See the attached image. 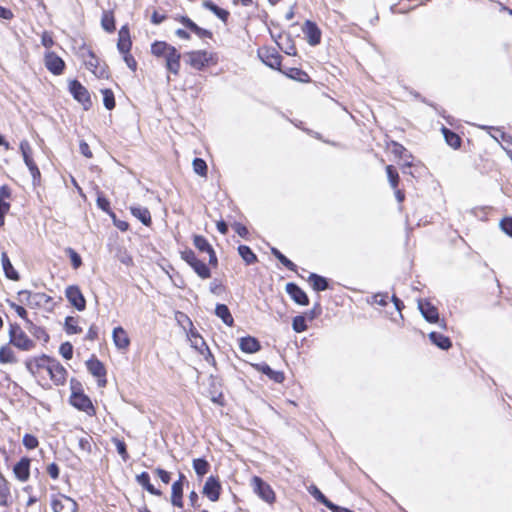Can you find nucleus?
I'll return each instance as SVG.
<instances>
[{"instance_id":"nucleus-29","label":"nucleus","mask_w":512,"mask_h":512,"mask_svg":"<svg viewBox=\"0 0 512 512\" xmlns=\"http://www.w3.org/2000/svg\"><path fill=\"white\" fill-rule=\"evenodd\" d=\"M257 369L261 371L263 374L268 376L271 380L276 383H282L284 380V374L281 371L273 370L268 364L262 363L256 365Z\"/></svg>"},{"instance_id":"nucleus-31","label":"nucleus","mask_w":512,"mask_h":512,"mask_svg":"<svg viewBox=\"0 0 512 512\" xmlns=\"http://www.w3.org/2000/svg\"><path fill=\"white\" fill-rule=\"evenodd\" d=\"M428 336L430 341L442 350H447L452 345L451 340L447 336L438 332H431Z\"/></svg>"},{"instance_id":"nucleus-47","label":"nucleus","mask_w":512,"mask_h":512,"mask_svg":"<svg viewBox=\"0 0 512 512\" xmlns=\"http://www.w3.org/2000/svg\"><path fill=\"white\" fill-rule=\"evenodd\" d=\"M103 95V104L107 110H112L115 107L114 94L110 89L101 90Z\"/></svg>"},{"instance_id":"nucleus-61","label":"nucleus","mask_w":512,"mask_h":512,"mask_svg":"<svg viewBox=\"0 0 512 512\" xmlns=\"http://www.w3.org/2000/svg\"><path fill=\"white\" fill-rule=\"evenodd\" d=\"M123 59L125 61V63L127 64V66L132 70V71H135L136 68H137V62L136 60L134 59V57L128 52V53H123Z\"/></svg>"},{"instance_id":"nucleus-1","label":"nucleus","mask_w":512,"mask_h":512,"mask_svg":"<svg viewBox=\"0 0 512 512\" xmlns=\"http://www.w3.org/2000/svg\"><path fill=\"white\" fill-rule=\"evenodd\" d=\"M151 53L157 57L165 58V66L169 72L175 75L179 73L181 55L174 46L166 42L156 41L151 46Z\"/></svg>"},{"instance_id":"nucleus-14","label":"nucleus","mask_w":512,"mask_h":512,"mask_svg":"<svg viewBox=\"0 0 512 512\" xmlns=\"http://www.w3.org/2000/svg\"><path fill=\"white\" fill-rule=\"evenodd\" d=\"M48 374L55 385H63L66 381L67 370L59 361L54 359L48 367Z\"/></svg>"},{"instance_id":"nucleus-60","label":"nucleus","mask_w":512,"mask_h":512,"mask_svg":"<svg viewBox=\"0 0 512 512\" xmlns=\"http://www.w3.org/2000/svg\"><path fill=\"white\" fill-rule=\"evenodd\" d=\"M155 473L157 474V476L161 479V481L165 484H168L171 480V474L162 469V468H156L155 469Z\"/></svg>"},{"instance_id":"nucleus-15","label":"nucleus","mask_w":512,"mask_h":512,"mask_svg":"<svg viewBox=\"0 0 512 512\" xmlns=\"http://www.w3.org/2000/svg\"><path fill=\"white\" fill-rule=\"evenodd\" d=\"M221 491V484L217 478L210 476L207 478L204 487L203 494L212 502L219 499Z\"/></svg>"},{"instance_id":"nucleus-53","label":"nucleus","mask_w":512,"mask_h":512,"mask_svg":"<svg viewBox=\"0 0 512 512\" xmlns=\"http://www.w3.org/2000/svg\"><path fill=\"white\" fill-rule=\"evenodd\" d=\"M113 442L115 444L116 450L119 453V455L122 457V459L124 461H126L129 457V455L127 453V448H126L125 442L120 439H117V438H114Z\"/></svg>"},{"instance_id":"nucleus-13","label":"nucleus","mask_w":512,"mask_h":512,"mask_svg":"<svg viewBox=\"0 0 512 512\" xmlns=\"http://www.w3.org/2000/svg\"><path fill=\"white\" fill-rule=\"evenodd\" d=\"M309 493L321 504L327 507L332 512H351L349 509L340 507L332 503L315 485L308 488Z\"/></svg>"},{"instance_id":"nucleus-32","label":"nucleus","mask_w":512,"mask_h":512,"mask_svg":"<svg viewBox=\"0 0 512 512\" xmlns=\"http://www.w3.org/2000/svg\"><path fill=\"white\" fill-rule=\"evenodd\" d=\"M215 314L219 317L227 326H233L234 319L230 313L229 308L225 304H217L215 308Z\"/></svg>"},{"instance_id":"nucleus-42","label":"nucleus","mask_w":512,"mask_h":512,"mask_svg":"<svg viewBox=\"0 0 512 512\" xmlns=\"http://www.w3.org/2000/svg\"><path fill=\"white\" fill-rule=\"evenodd\" d=\"M65 331L67 334H78L82 329L78 326V318L68 316L65 319Z\"/></svg>"},{"instance_id":"nucleus-4","label":"nucleus","mask_w":512,"mask_h":512,"mask_svg":"<svg viewBox=\"0 0 512 512\" xmlns=\"http://www.w3.org/2000/svg\"><path fill=\"white\" fill-rule=\"evenodd\" d=\"M418 308L426 321H428L429 323H439V326L441 328H443V329L446 328L445 321L444 320L439 321L438 309L434 305H432L429 301H426V300L418 301Z\"/></svg>"},{"instance_id":"nucleus-64","label":"nucleus","mask_w":512,"mask_h":512,"mask_svg":"<svg viewBox=\"0 0 512 512\" xmlns=\"http://www.w3.org/2000/svg\"><path fill=\"white\" fill-rule=\"evenodd\" d=\"M47 472L52 479H57L59 477V467L56 463H51L47 467Z\"/></svg>"},{"instance_id":"nucleus-62","label":"nucleus","mask_w":512,"mask_h":512,"mask_svg":"<svg viewBox=\"0 0 512 512\" xmlns=\"http://www.w3.org/2000/svg\"><path fill=\"white\" fill-rule=\"evenodd\" d=\"M9 305L12 309H14V311L17 313V315L19 317H21L22 319H24L26 321L27 318V311L25 310L24 307L20 306V305H17L15 304L14 302H9Z\"/></svg>"},{"instance_id":"nucleus-63","label":"nucleus","mask_w":512,"mask_h":512,"mask_svg":"<svg viewBox=\"0 0 512 512\" xmlns=\"http://www.w3.org/2000/svg\"><path fill=\"white\" fill-rule=\"evenodd\" d=\"M80 152L86 158H92L93 154L89 145L85 141H81L79 144Z\"/></svg>"},{"instance_id":"nucleus-46","label":"nucleus","mask_w":512,"mask_h":512,"mask_svg":"<svg viewBox=\"0 0 512 512\" xmlns=\"http://www.w3.org/2000/svg\"><path fill=\"white\" fill-rule=\"evenodd\" d=\"M97 206L102 210L104 211L105 213H107L111 218H115V213L111 210L110 208V202L107 198H105L104 196H102L101 194H98V197H97Z\"/></svg>"},{"instance_id":"nucleus-52","label":"nucleus","mask_w":512,"mask_h":512,"mask_svg":"<svg viewBox=\"0 0 512 512\" xmlns=\"http://www.w3.org/2000/svg\"><path fill=\"white\" fill-rule=\"evenodd\" d=\"M370 304H378L380 306H386L388 303V293H376L371 297V300H367Z\"/></svg>"},{"instance_id":"nucleus-33","label":"nucleus","mask_w":512,"mask_h":512,"mask_svg":"<svg viewBox=\"0 0 512 512\" xmlns=\"http://www.w3.org/2000/svg\"><path fill=\"white\" fill-rule=\"evenodd\" d=\"M1 262H2L3 270H4L6 277L11 280H18L19 275H18L17 271L14 269V267L12 266L10 259L6 252H3L1 254Z\"/></svg>"},{"instance_id":"nucleus-38","label":"nucleus","mask_w":512,"mask_h":512,"mask_svg":"<svg viewBox=\"0 0 512 512\" xmlns=\"http://www.w3.org/2000/svg\"><path fill=\"white\" fill-rule=\"evenodd\" d=\"M210 464L204 458H197L193 460V469L199 477H203L209 471Z\"/></svg>"},{"instance_id":"nucleus-16","label":"nucleus","mask_w":512,"mask_h":512,"mask_svg":"<svg viewBox=\"0 0 512 512\" xmlns=\"http://www.w3.org/2000/svg\"><path fill=\"white\" fill-rule=\"evenodd\" d=\"M286 292L292 298V300L298 305L306 306L309 304V298L304 290H302L295 283H287L286 284Z\"/></svg>"},{"instance_id":"nucleus-2","label":"nucleus","mask_w":512,"mask_h":512,"mask_svg":"<svg viewBox=\"0 0 512 512\" xmlns=\"http://www.w3.org/2000/svg\"><path fill=\"white\" fill-rule=\"evenodd\" d=\"M9 343L22 351H30L35 347L31 340L18 324H10Z\"/></svg>"},{"instance_id":"nucleus-44","label":"nucleus","mask_w":512,"mask_h":512,"mask_svg":"<svg viewBox=\"0 0 512 512\" xmlns=\"http://www.w3.org/2000/svg\"><path fill=\"white\" fill-rule=\"evenodd\" d=\"M16 358L14 352L8 346H2L0 348V363H15Z\"/></svg>"},{"instance_id":"nucleus-30","label":"nucleus","mask_w":512,"mask_h":512,"mask_svg":"<svg viewBox=\"0 0 512 512\" xmlns=\"http://www.w3.org/2000/svg\"><path fill=\"white\" fill-rule=\"evenodd\" d=\"M171 490L172 505L178 508H183V484L180 482H174Z\"/></svg>"},{"instance_id":"nucleus-57","label":"nucleus","mask_w":512,"mask_h":512,"mask_svg":"<svg viewBox=\"0 0 512 512\" xmlns=\"http://www.w3.org/2000/svg\"><path fill=\"white\" fill-rule=\"evenodd\" d=\"M67 251H68L73 268L74 269L79 268L82 265V259H81L80 255L72 248H69Z\"/></svg>"},{"instance_id":"nucleus-18","label":"nucleus","mask_w":512,"mask_h":512,"mask_svg":"<svg viewBox=\"0 0 512 512\" xmlns=\"http://www.w3.org/2000/svg\"><path fill=\"white\" fill-rule=\"evenodd\" d=\"M24 296H27V305L31 307L41 306L48 301V297L44 293H32L28 290L18 292L20 302H24Z\"/></svg>"},{"instance_id":"nucleus-11","label":"nucleus","mask_w":512,"mask_h":512,"mask_svg":"<svg viewBox=\"0 0 512 512\" xmlns=\"http://www.w3.org/2000/svg\"><path fill=\"white\" fill-rule=\"evenodd\" d=\"M53 361V358H50L49 356L43 354L39 357L27 360L25 365L27 370L32 375H35L39 372L40 369H45L48 372V367H50V364Z\"/></svg>"},{"instance_id":"nucleus-25","label":"nucleus","mask_w":512,"mask_h":512,"mask_svg":"<svg viewBox=\"0 0 512 512\" xmlns=\"http://www.w3.org/2000/svg\"><path fill=\"white\" fill-rule=\"evenodd\" d=\"M131 214L137 218L139 221H141L142 224L145 226H150L152 220H151V214L150 211L146 207L142 206H131L130 207Z\"/></svg>"},{"instance_id":"nucleus-43","label":"nucleus","mask_w":512,"mask_h":512,"mask_svg":"<svg viewBox=\"0 0 512 512\" xmlns=\"http://www.w3.org/2000/svg\"><path fill=\"white\" fill-rule=\"evenodd\" d=\"M194 246L201 252H212V246L209 242L201 235H195L193 238Z\"/></svg>"},{"instance_id":"nucleus-49","label":"nucleus","mask_w":512,"mask_h":512,"mask_svg":"<svg viewBox=\"0 0 512 512\" xmlns=\"http://www.w3.org/2000/svg\"><path fill=\"white\" fill-rule=\"evenodd\" d=\"M291 79L300 81V82H308L310 80L309 75L299 68H292L288 74Z\"/></svg>"},{"instance_id":"nucleus-17","label":"nucleus","mask_w":512,"mask_h":512,"mask_svg":"<svg viewBox=\"0 0 512 512\" xmlns=\"http://www.w3.org/2000/svg\"><path fill=\"white\" fill-rule=\"evenodd\" d=\"M303 32L307 38V42L311 46H316L321 41V31L316 23L307 20L303 27Z\"/></svg>"},{"instance_id":"nucleus-56","label":"nucleus","mask_w":512,"mask_h":512,"mask_svg":"<svg viewBox=\"0 0 512 512\" xmlns=\"http://www.w3.org/2000/svg\"><path fill=\"white\" fill-rule=\"evenodd\" d=\"M181 258L189 265L192 266V264L198 259L196 254L191 249H186L181 252Z\"/></svg>"},{"instance_id":"nucleus-41","label":"nucleus","mask_w":512,"mask_h":512,"mask_svg":"<svg viewBox=\"0 0 512 512\" xmlns=\"http://www.w3.org/2000/svg\"><path fill=\"white\" fill-rule=\"evenodd\" d=\"M10 496V489L8 482L0 476V505L8 506V498Z\"/></svg>"},{"instance_id":"nucleus-37","label":"nucleus","mask_w":512,"mask_h":512,"mask_svg":"<svg viewBox=\"0 0 512 512\" xmlns=\"http://www.w3.org/2000/svg\"><path fill=\"white\" fill-rule=\"evenodd\" d=\"M192 269L195 271V273L202 279H207L211 276V271L209 267L201 260L197 259L192 264Z\"/></svg>"},{"instance_id":"nucleus-28","label":"nucleus","mask_w":512,"mask_h":512,"mask_svg":"<svg viewBox=\"0 0 512 512\" xmlns=\"http://www.w3.org/2000/svg\"><path fill=\"white\" fill-rule=\"evenodd\" d=\"M136 481L139 485H141L144 489H146L150 494L155 496H161L162 492L159 489H156L150 483V476L147 472H142L141 474L136 476Z\"/></svg>"},{"instance_id":"nucleus-59","label":"nucleus","mask_w":512,"mask_h":512,"mask_svg":"<svg viewBox=\"0 0 512 512\" xmlns=\"http://www.w3.org/2000/svg\"><path fill=\"white\" fill-rule=\"evenodd\" d=\"M177 21L182 23L186 28H188L190 31H194L197 28V24L193 22L189 17L187 16H179L176 18Z\"/></svg>"},{"instance_id":"nucleus-35","label":"nucleus","mask_w":512,"mask_h":512,"mask_svg":"<svg viewBox=\"0 0 512 512\" xmlns=\"http://www.w3.org/2000/svg\"><path fill=\"white\" fill-rule=\"evenodd\" d=\"M78 446L83 453L91 454L93 438L86 432H83V435L78 437Z\"/></svg>"},{"instance_id":"nucleus-6","label":"nucleus","mask_w":512,"mask_h":512,"mask_svg":"<svg viewBox=\"0 0 512 512\" xmlns=\"http://www.w3.org/2000/svg\"><path fill=\"white\" fill-rule=\"evenodd\" d=\"M69 90L73 97L82 105L85 109L91 106V99L88 90L77 80H73L69 84Z\"/></svg>"},{"instance_id":"nucleus-5","label":"nucleus","mask_w":512,"mask_h":512,"mask_svg":"<svg viewBox=\"0 0 512 512\" xmlns=\"http://www.w3.org/2000/svg\"><path fill=\"white\" fill-rule=\"evenodd\" d=\"M86 67L98 78H107L108 71L105 64H102L95 54L88 50L84 59Z\"/></svg>"},{"instance_id":"nucleus-12","label":"nucleus","mask_w":512,"mask_h":512,"mask_svg":"<svg viewBox=\"0 0 512 512\" xmlns=\"http://www.w3.org/2000/svg\"><path fill=\"white\" fill-rule=\"evenodd\" d=\"M70 402L75 408L86 412L88 415H93L95 412L90 398L83 393H73Z\"/></svg>"},{"instance_id":"nucleus-45","label":"nucleus","mask_w":512,"mask_h":512,"mask_svg":"<svg viewBox=\"0 0 512 512\" xmlns=\"http://www.w3.org/2000/svg\"><path fill=\"white\" fill-rule=\"evenodd\" d=\"M271 253L289 270L295 271L296 265L282 254L277 248H271Z\"/></svg>"},{"instance_id":"nucleus-26","label":"nucleus","mask_w":512,"mask_h":512,"mask_svg":"<svg viewBox=\"0 0 512 512\" xmlns=\"http://www.w3.org/2000/svg\"><path fill=\"white\" fill-rule=\"evenodd\" d=\"M261 348L259 341L254 337H242L240 339V349L245 353H255Z\"/></svg>"},{"instance_id":"nucleus-51","label":"nucleus","mask_w":512,"mask_h":512,"mask_svg":"<svg viewBox=\"0 0 512 512\" xmlns=\"http://www.w3.org/2000/svg\"><path fill=\"white\" fill-rule=\"evenodd\" d=\"M292 327L297 333L305 331L307 329L305 317L301 315L294 317Z\"/></svg>"},{"instance_id":"nucleus-8","label":"nucleus","mask_w":512,"mask_h":512,"mask_svg":"<svg viewBox=\"0 0 512 512\" xmlns=\"http://www.w3.org/2000/svg\"><path fill=\"white\" fill-rule=\"evenodd\" d=\"M51 507L54 512H77L78 504L72 498L59 495V497L54 498L51 502Z\"/></svg>"},{"instance_id":"nucleus-27","label":"nucleus","mask_w":512,"mask_h":512,"mask_svg":"<svg viewBox=\"0 0 512 512\" xmlns=\"http://www.w3.org/2000/svg\"><path fill=\"white\" fill-rule=\"evenodd\" d=\"M25 328L35 338H37L39 340H43L44 342H48L49 341V335L45 331V329L40 327V326L35 325L31 320L26 319V326H25Z\"/></svg>"},{"instance_id":"nucleus-40","label":"nucleus","mask_w":512,"mask_h":512,"mask_svg":"<svg viewBox=\"0 0 512 512\" xmlns=\"http://www.w3.org/2000/svg\"><path fill=\"white\" fill-rule=\"evenodd\" d=\"M101 25L107 32H113L115 30V20L112 12L104 11L101 19Z\"/></svg>"},{"instance_id":"nucleus-34","label":"nucleus","mask_w":512,"mask_h":512,"mask_svg":"<svg viewBox=\"0 0 512 512\" xmlns=\"http://www.w3.org/2000/svg\"><path fill=\"white\" fill-rule=\"evenodd\" d=\"M308 281L311 283L312 288L317 292L324 291L329 287L328 280L316 273H311L309 275Z\"/></svg>"},{"instance_id":"nucleus-23","label":"nucleus","mask_w":512,"mask_h":512,"mask_svg":"<svg viewBox=\"0 0 512 512\" xmlns=\"http://www.w3.org/2000/svg\"><path fill=\"white\" fill-rule=\"evenodd\" d=\"M13 471L19 481H27L30 476V459L26 457L22 458L15 464Z\"/></svg>"},{"instance_id":"nucleus-22","label":"nucleus","mask_w":512,"mask_h":512,"mask_svg":"<svg viewBox=\"0 0 512 512\" xmlns=\"http://www.w3.org/2000/svg\"><path fill=\"white\" fill-rule=\"evenodd\" d=\"M132 42L128 27L122 26L118 32L117 48L121 54L130 52Z\"/></svg>"},{"instance_id":"nucleus-50","label":"nucleus","mask_w":512,"mask_h":512,"mask_svg":"<svg viewBox=\"0 0 512 512\" xmlns=\"http://www.w3.org/2000/svg\"><path fill=\"white\" fill-rule=\"evenodd\" d=\"M193 170L196 174L200 176H206L207 174V164L206 162L201 158H195L193 160Z\"/></svg>"},{"instance_id":"nucleus-19","label":"nucleus","mask_w":512,"mask_h":512,"mask_svg":"<svg viewBox=\"0 0 512 512\" xmlns=\"http://www.w3.org/2000/svg\"><path fill=\"white\" fill-rule=\"evenodd\" d=\"M188 63L195 69L201 70L207 65L210 56L206 51H192L187 54Z\"/></svg>"},{"instance_id":"nucleus-39","label":"nucleus","mask_w":512,"mask_h":512,"mask_svg":"<svg viewBox=\"0 0 512 512\" xmlns=\"http://www.w3.org/2000/svg\"><path fill=\"white\" fill-rule=\"evenodd\" d=\"M442 131H443L445 140L449 146H451L452 148H455V149L460 147L461 138L456 133L452 132L448 128H443Z\"/></svg>"},{"instance_id":"nucleus-9","label":"nucleus","mask_w":512,"mask_h":512,"mask_svg":"<svg viewBox=\"0 0 512 512\" xmlns=\"http://www.w3.org/2000/svg\"><path fill=\"white\" fill-rule=\"evenodd\" d=\"M65 296L77 310L83 311L86 308V300L78 286H68L65 290Z\"/></svg>"},{"instance_id":"nucleus-36","label":"nucleus","mask_w":512,"mask_h":512,"mask_svg":"<svg viewBox=\"0 0 512 512\" xmlns=\"http://www.w3.org/2000/svg\"><path fill=\"white\" fill-rule=\"evenodd\" d=\"M238 253L247 265L253 264L257 261V256L249 246L240 245L238 247Z\"/></svg>"},{"instance_id":"nucleus-20","label":"nucleus","mask_w":512,"mask_h":512,"mask_svg":"<svg viewBox=\"0 0 512 512\" xmlns=\"http://www.w3.org/2000/svg\"><path fill=\"white\" fill-rule=\"evenodd\" d=\"M45 66L54 75H60L63 72L65 63L55 53H48L45 56Z\"/></svg>"},{"instance_id":"nucleus-3","label":"nucleus","mask_w":512,"mask_h":512,"mask_svg":"<svg viewBox=\"0 0 512 512\" xmlns=\"http://www.w3.org/2000/svg\"><path fill=\"white\" fill-rule=\"evenodd\" d=\"M20 150L26 166L28 167L33 181L40 179V170L32 158V148L27 140H22L20 143Z\"/></svg>"},{"instance_id":"nucleus-58","label":"nucleus","mask_w":512,"mask_h":512,"mask_svg":"<svg viewBox=\"0 0 512 512\" xmlns=\"http://www.w3.org/2000/svg\"><path fill=\"white\" fill-rule=\"evenodd\" d=\"M501 229L512 237V217H505L500 222Z\"/></svg>"},{"instance_id":"nucleus-10","label":"nucleus","mask_w":512,"mask_h":512,"mask_svg":"<svg viewBox=\"0 0 512 512\" xmlns=\"http://www.w3.org/2000/svg\"><path fill=\"white\" fill-rule=\"evenodd\" d=\"M88 371L98 378V385L104 387L106 385V369L101 361L96 358H91L86 362Z\"/></svg>"},{"instance_id":"nucleus-7","label":"nucleus","mask_w":512,"mask_h":512,"mask_svg":"<svg viewBox=\"0 0 512 512\" xmlns=\"http://www.w3.org/2000/svg\"><path fill=\"white\" fill-rule=\"evenodd\" d=\"M252 485L254 492L264 501L272 503L275 499V494L270 485L264 482L260 477L254 476L252 478Z\"/></svg>"},{"instance_id":"nucleus-24","label":"nucleus","mask_w":512,"mask_h":512,"mask_svg":"<svg viewBox=\"0 0 512 512\" xmlns=\"http://www.w3.org/2000/svg\"><path fill=\"white\" fill-rule=\"evenodd\" d=\"M112 338L118 349L124 350L130 345V339L126 331L120 326L113 329Z\"/></svg>"},{"instance_id":"nucleus-21","label":"nucleus","mask_w":512,"mask_h":512,"mask_svg":"<svg viewBox=\"0 0 512 512\" xmlns=\"http://www.w3.org/2000/svg\"><path fill=\"white\" fill-rule=\"evenodd\" d=\"M262 62L272 69H279L281 65V56L276 51L266 49L258 52Z\"/></svg>"},{"instance_id":"nucleus-55","label":"nucleus","mask_w":512,"mask_h":512,"mask_svg":"<svg viewBox=\"0 0 512 512\" xmlns=\"http://www.w3.org/2000/svg\"><path fill=\"white\" fill-rule=\"evenodd\" d=\"M22 442L23 445L30 450L35 449L39 444L38 439L32 434H25Z\"/></svg>"},{"instance_id":"nucleus-48","label":"nucleus","mask_w":512,"mask_h":512,"mask_svg":"<svg viewBox=\"0 0 512 512\" xmlns=\"http://www.w3.org/2000/svg\"><path fill=\"white\" fill-rule=\"evenodd\" d=\"M386 173L389 180V183L393 189H396L399 183V175L398 172L392 165H388L386 167Z\"/></svg>"},{"instance_id":"nucleus-54","label":"nucleus","mask_w":512,"mask_h":512,"mask_svg":"<svg viewBox=\"0 0 512 512\" xmlns=\"http://www.w3.org/2000/svg\"><path fill=\"white\" fill-rule=\"evenodd\" d=\"M59 353L66 360H70L73 356V346L69 342H64L60 345Z\"/></svg>"}]
</instances>
